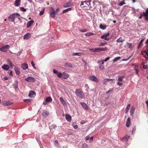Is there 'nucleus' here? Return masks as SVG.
<instances>
[{
	"instance_id": "obj_1",
	"label": "nucleus",
	"mask_w": 148,
	"mask_h": 148,
	"mask_svg": "<svg viewBox=\"0 0 148 148\" xmlns=\"http://www.w3.org/2000/svg\"><path fill=\"white\" fill-rule=\"evenodd\" d=\"M91 0H89L88 1H82L80 6L83 8L86 9L88 7V5L87 2H91Z\"/></svg>"
},
{
	"instance_id": "obj_2",
	"label": "nucleus",
	"mask_w": 148,
	"mask_h": 148,
	"mask_svg": "<svg viewBox=\"0 0 148 148\" xmlns=\"http://www.w3.org/2000/svg\"><path fill=\"white\" fill-rule=\"evenodd\" d=\"M89 79L93 81L96 83H97L98 82V79L95 75L90 76L89 77Z\"/></svg>"
},
{
	"instance_id": "obj_3",
	"label": "nucleus",
	"mask_w": 148,
	"mask_h": 148,
	"mask_svg": "<svg viewBox=\"0 0 148 148\" xmlns=\"http://www.w3.org/2000/svg\"><path fill=\"white\" fill-rule=\"evenodd\" d=\"M10 48V46L9 45H6L0 48V50L3 52H5L7 51V49Z\"/></svg>"
},
{
	"instance_id": "obj_4",
	"label": "nucleus",
	"mask_w": 148,
	"mask_h": 148,
	"mask_svg": "<svg viewBox=\"0 0 148 148\" xmlns=\"http://www.w3.org/2000/svg\"><path fill=\"white\" fill-rule=\"evenodd\" d=\"M143 16L145 17V20L146 21H148V8H147L146 12H143Z\"/></svg>"
},
{
	"instance_id": "obj_5",
	"label": "nucleus",
	"mask_w": 148,
	"mask_h": 148,
	"mask_svg": "<svg viewBox=\"0 0 148 148\" xmlns=\"http://www.w3.org/2000/svg\"><path fill=\"white\" fill-rule=\"evenodd\" d=\"M15 18V16L14 14H12L10 15L8 17V20L9 21L11 20V21L12 22H14V20Z\"/></svg>"
},
{
	"instance_id": "obj_6",
	"label": "nucleus",
	"mask_w": 148,
	"mask_h": 148,
	"mask_svg": "<svg viewBox=\"0 0 148 148\" xmlns=\"http://www.w3.org/2000/svg\"><path fill=\"white\" fill-rule=\"evenodd\" d=\"M27 82H33L35 81V79L33 77H29L25 79Z\"/></svg>"
},
{
	"instance_id": "obj_7",
	"label": "nucleus",
	"mask_w": 148,
	"mask_h": 148,
	"mask_svg": "<svg viewBox=\"0 0 148 148\" xmlns=\"http://www.w3.org/2000/svg\"><path fill=\"white\" fill-rule=\"evenodd\" d=\"M52 11L50 12V16L51 17L53 18L55 16L56 13L54 9L53 8H52Z\"/></svg>"
},
{
	"instance_id": "obj_8",
	"label": "nucleus",
	"mask_w": 148,
	"mask_h": 148,
	"mask_svg": "<svg viewBox=\"0 0 148 148\" xmlns=\"http://www.w3.org/2000/svg\"><path fill=\"white\" fill-rule=\"evenodd\" d=\"M107 50V49L106 48H96V52H100L101 51H106Z\"/></svg>"
},
{
	"instance_id": "obj_9",
	"label": "nucleus",
	"mask_w": 148,
	"mask_h": 148,
	"mask_svg": "<svg viewBox=\"0 0 148 148\" xmlns=\"http://www.w3.org/2000/svg\"><path fill=\"white\" fill-rule=\"evenodd\" d=\"M80 103L81 104L82 106L84 109L86 110H88V106L86 103L84 102H81Z\"/></svg>"
},
{
	"instance_id": "obj_10",
	"label": "nucleus",
	"mask_w": 148,
	"mask_h": 148,
	"mask_svg": "<svg viewBox=\"0 0 148 148\" xmlns=\"http://www.w3.org/2000/svg\"><path fill=\"white\" fill-rule=\"evenodd\" d=\"M31 34L30 33H28L24 35L23 36V38L25 39H29L30 36Z\"/></svg>"
},
{
	"instance_id": "obj_11",
	"label": "nucleus",
	"mask_w": 148,
	"mask_h": 148,
	"mask_svg": "<svg viewBox=\"0 0 148 148\" xmlns=\"http://www.w3.org/2000/svg\"><path fill=\"white\" fill-rule=\"evenodd\" d=\"M1 67L3 69L6 70H8L9 69V66L7 64H4Z\"/></svg>"
},
{
	"instance_id": "obj_12",
	"label": "nucleus",
	"mask_w": 148,
	"mask_h": 148,
	"mask_svg": "<svg viewBox=\"0 0 148 148\" xmlns=\"http://www.w3.org/2000/svg\"><path fill=\"white\" fill-rule=\"evenodd\" d=\"M21 0H16L14 2V5L16 6H19L20 5Z\"/></svg>"
},
{
	"instance_id": "obj_13",
	"label": "nucleus",
	"mask_w": 148,
	"mask_h": 148,
	"mask_svg": "<svg viewBox=\"0 0 148 148\" xmlns=\"http://www.w3.org/2000/svg\"><path fill=\"white\" fill-rule=\"evenodd\" d=\"M3 104L4 106H8L9 105H11L12 103L8 101H3Z\"/></svg>"
},
{
	"instance_id": "obj_14",
	"label": "nucleus",
	"mask_w": 148,
	"mask_h": 148,
	"mask_svg": "<svg viewBox=\"0 0 148 148\" xmlns=\"http://www.w3.org/2000/svg\"><path fill=\"white\" fill-rule=\"evenodd\" d=\"M34 21L33 20H31L29 22H28L27 24V28H29L32 25Z\"/></svg>"
},
{
	"instance_id": "obj_15",
	"label": "nucleus",
	"mask_w": 148,
	"mask_h": 148,
	"mask_svg": "<svg viewBox=\"0 0 148 148\" xmlns=\"http://www.w3.org/2000/svg\"><path fill=\"white\" fill-rule=\"evenodd\" d=\"M130 138V136L127 135L122 139V140L123 142H127Z\"/></svg>"
},
{
	"instance_id": "obj_16",
	"label": "nucleus",
	"mask_w": 148,
	"mask_h": 148,
	"mask_svg": "<svg viewBox=\"0 0 148 148\" xmlns=\"http://www.w3.org/2000/svg\"><path fill=\"white\" fill-rule=\"evenodd\" d=\"M21 67L23 70H25L28 69V65L27 64H23L21 65Z\"/></svg>"
},
{
	"instance_id": "obj_17",
	"label": "nucleus",
	"mask_w": 148,
	"mask_h": 148,
	"mask_svg": "<svg viewBox=\"0 0 148 148\" xmlns=\"http://www.w3.org/2000/svg\"><path fill=\"white\" fill-rule=\"evenodd\" d=\"M66 119L69 122H70L71 121V116L68 114H66L65 116Z\"/></svg>"
},
{
	"instance_id": "obj_18",
	"label": "nucleus",
	"mask_w": 148,
	"mask_h": 148,
	"mask_svg": "<svg viewBox=\"0 0 148 148\" xmlns=\"http://www.w3.org/2000/svg\"><path fill=\"white\" fill-rule=\"evenodd\" d=\"M130 124V118L129 117L127 118V120L126 123V125L127 127H129Z\"/></svg>"
},
{
	"instance_id": "obj_19",
	"label": "nucleus",
	"mask_w": 148,
	"mask_h": 148,
	"mask_svg": "<svg viewBox=\"0 0 148 148\" xmlns=\"http://www.w3.org/2000/svg\"><path fill=\"white\" fill-rule=\"evenodd\" d=\"M49 114V112L46 111L44 112L42 114V116L45 118H46L47 117L48 115Z\"/></svg>"
},
{
	"instance_id": "obj_20",
	"label": "nucleus",
	"mask_w": 148,
	"mask_h": 148,
	"mask_svg": "<svg viewBox=\"0 0 148 148\" xmlns=\"http://www.w3.org/2000/svg\"><path fill=\"white\" fill-rule=\"evenodd\" d=\"M7 64L9 65V66L12 69L14 65L12 62L10 60H8L7 61Z\"/></svg>"
},
{
	"instance_id": "obj_21",
	"label": "nucleus",
	"mask_w": 148,
	"mask_h": 148,
	"mask_svg": "<svg viewBox=\"0 0 148 148\" xmlns=\"http://www.w3.org/2000/svg\"><path fill=\"white\" fill-rule=\"evenodd\" d=\"M77 95L80 98H82L84 97L83 93H76Z\"/></svg>"
},
{
	"instance_id": "obj_22",
	"label": "nucleus",
	"mask_w": 148,
	"mask_h": 148,
	"mask_svg": "<svg viewBox=\"0 0 148 148\" xmlns=\"http://www.w3.org/2000/svg\"><path fill=\"white\" fill-rule=\"evenodd\" d=\"M52 101V99L51 97H47L45 99V102H51Z\"/></svg>"
},
{
	"instance_id": "obj_23",
	"label": "nucleus",
	"mask_w": 148,
	"mask_h": 148,
	"mask_svg": "<svg viewBox=\"0 0 148 148\" xmlns=\"http://www.w3.org/2000/svg\"><path fill=\"white\" fill-rule=\"evenodd\" d=\"M134 111L135 109L134 108V107H132L130 111V115L131 116L132 115L134 114Z\"/></svg>"
},
{
	"instance_id": "obj_24",
	"label": "nucleus",
	"mask_w": 148,
	"mask_h": 148,
	"mask_svg": "<svg viewBox=\"0 0 148 148\" xmlns=\"http://www.w3.org/2000/svg\"><path fill=\"white\" fill-rule=\"evenodd\" d=\"M71 10H72V8H67L66 9L64 10L62 12V13L63 14L65 12H68L69 11Z\"/></svg>"
},
{
	"instance_id": "obj_25",
	"label": "nucleus",
	"mask_w": 148,
	"mask_h": 148,
	"mask_svg": "<svg viewBox=\"0 0 148 148\" xmlns=\"http://www.w3.org/2000/svg\"><path fill=\"white\" fill-rule=\"evenodd\" d=\"M101 38L104 39L107 41H108L110 39L109 38H107V37L104 35L102 36Z\"/></svg>"
},
{
	"instance_id": "obj_26",
	"label": "nucleus",
	"mask_w": 148,
	"mask_h": 148,
	"mask_svg": "<svg viewBox=\"0 0 148 148\" xmlns=\"http://www.w3.org/2000/svg\"><path fill=\"white\" fill-rule=\"evenodd\" d=\"M112 79H105L103 81V84H106L107 81H110L112 80Z\"/></svg>"
},
{
	"instance_id": "obj_27",
	"label": "nucleus",
	"mask_w": 148,
	"mask_h": 148,
	"mask_svg": "<svg viewBox=\"0 0 148 148\" xmlns=\"http://www.w3.org/2000/svg\"><path fill=\"white\" fill-rule=\"evenodd\" d=\"M83 54V53H73V56H81Z\"/></svg>"
},
{
	"instance_id": "obj_28",
	"label": "nucleus",
	"mask_w": 148,
	"mask_h": 148,
	"mask_svg": "<svg viewBox=\"0 0 148 148\" xmlns=\"http://www.w3.org/2000/svg\"><path fill=\"white\" fill-rule=\"evenodd\" d=\"M70 3L69 2H66L64 4L63 6L64 8H67L70 6Z\"/></svg>"
},
{
	"instance_id": "obj_29",
	"label": "nucleus",
	"mask_w": 148,
	"mask_h": 148,
	"mask_svg": "<svg viewBox=\"0 0 148 148\" xmlns=\"http://www.w3.org/2000/svg\"><path fill=\"white\" fill-rule=\"evenodd\" d=\"M36 95V93H29L28 96L30 97H34Z\"/></svg>"
},
{
	"instance_id": "obj_30",
	"label": "nucleus",
	"mask_w": 148,
	"mask_h": 148,
	"mask_svg": "<svg viewBox=\"0 0 148 148\" xmlns=\"http://www.w3.org/2000/svg\"><path fill=\"white\" fill-rule=\"evenodd\" d=\"M99 27H100V28H101V29H105L106 28V25H103L101 24H100V25H99Z\"/></svg>"
},
{
	"instance_id": "obj_31",
	"label": "nucleus",
	"mask_w": 148,
	"mask_h": 148,
	"mask_svg": "<svg viewBox=\"0 0 148 148\" xmlns=\"http://www.w3.org/2000/svg\"><path fill=\"white\" fill-rule=\"evenodd\" d=\"M124 40L122 38H118L116 40V41L118 42L121 43Z\"/></svg>"
},
{
	"instance_id": "obj_32",
	"label": "nucleus",
	"mask_w": 148,
	"mask_h": 148,
	"mask_svg": "<svg viewBox=\"0 0 148 148\" xmlns=\"http://www.w3.org/2000/svg\"><path fill=\"white\" fill-rule=\"evenodd\" d=\"M63 77L64 79H67L69 77L68 74L66 73H63Z\"/></svg>"
},
{
	"instance_id": "obj_33",
	"label": "nucleus",
	"mask_w": 148,
	"mask_h": 148,
	"mask_svg": "<svg viewBox=\"0 0 148 148\" xmlns=\"http://www.w3.org/2000/svg\"><path fill=\"white\" fill-rule=\"evenodd\" d=\"M14 70H15L16 73L17 75H18L20 74V71L18 69H17L16 67H15Z\"/></svg>"
},
{
	"instance_id": "obj_34",
	"label": "nucleus",
	"mask_w": 148,
	"mask_h": 148,
	"mask_svg": "<svg viewBox=\"0 0 148 148\" xmlns=\"http://www.w3.org/2000/svg\"><path fill=\"white\" fill-rule=\"evenodd\" d=\"M60 99L63 105H64L65 104V101L62 97H60Z\"/></svg>"
},
{
	"instance_id": "obj_35",
	"label": "nucleus",
	"mask_w": 148,
	"mask_h": 148,
	"mask_svg": "<svg viewBox=\"0 0 148 148\" xmlns=\"http://www.w3.org/2000/svg\"><path fill=\"white\" fill-rule=\"evenodd\" d=\"M142 53L143 55L145 56L147 55L148 56V52L147 51L145 50L143 51V52H142Z\"/></svg>"
},
{
	"instance_id": "obj_36",
	"label": "nucleus",
	"mask_w": 148,
	"mask_h": 148,
	"mask_svg": "<svg viewBox=\"0 0 148 148\" xmlns=\"http://www.w3.org/2000/svg\"><path fill=\"white\" fill-rule=\"evenodd\" d=\"M94 34L91 32H88L85 34V35L86 36H89L93 35Z\"/></svg>"
},
{
	"instance_id": "obj_37",
	"label": "nucleus",
	"mask_w": 148,
	"mask_h": 148,
	"mask_svg": "<svg viewBox=\"0 0 148 148\" xmlns=\"http://www.w3.org/2000/svg\"><path fill=\"white\" fill-rule=\"evenodd\" d=\"M145 39V38H143V39H142L141 40H140V43H139V46H138V48L140 47V46H141V45L142 44V43H143V42L144 41V40Z\"/></svg>"
},
{
	"instance_id": "obj_38",
	"label": "nucleus",
	"mask_w": 148,
	"mask_h": 148,
	"mask_svg": "<svg viewBox=\"0 0 148 148\" xmlns=\"http://www.w3.org/2000/svg\"><path fill=\"white\" fill-rule=\"evenodd\" d=\"M32 100L31 99H25L23 100L24 102L28 103L31 101Z\"/></svg>"
},
{
	"instance_id": "obj_39",
	"label": "nucleus",
	"mask_w": 148,
	"mask_h": 148,
	"mask_svg": "<svg viewBox=\"0 0 148 148\" xmlns=\"http://www.w3.org/2000/svg\"><path fill=\"white\" fill-rule=\"evenodd\" d=\"M120 57H118L115 58L113 60L114 62H116L117 61L119 60L120 59Z\"/></svg>"
},
{
	"instance_id": "obj_40",
	"label": "nucleus",
	"mask_w": 148,
	"mask_h": 148,
	"mask_svg": "<svg viewBox=\"0 0 148 148\" xmlns=\"http://www.w3.org/2000/svg\"><path fill=\"white\" fill-rule=\"evenodd\" d=\"M65 65L66 67H72V65L71 64L69 63H66L65 64Z\"/></svg>"
},
{
	"instance_id": "obj_41",
	"label": "nucleus",
	"mask_w": 148,
	"mask_h": 148,
	"mask_svg": "<svg viewBox=\"0 0 148 148\" xmlns=\"http://www.w3.org/2000/svg\"><path fill=\"white\" fill-rule=\"evenodd\" d=\"M125 4V1H123L120 2L119 4V5L120 6H121L123 5L124 4Z\"/></svg>"
},
{
	"instance_id": "obj_42",
	"label": "nucleus",
	"mask_w": 148,
	"mask_h": 148,
	"mask_svg": "<svg viewBox=\"0 0 148 148\" xmlns=\"http://www.w3.org/2000/svg\"><path fill=\"white\" fill-rule=\"evenodd\" d=\"M45 8H43L40 12L39 13V15L40 16H41L44 13V12L45 11Z\"/></svg>"
},
{
	"instance_id": "obj_43",
	"label": "nucleus",
	"mask_w": 148,
	"mask_h": 148,
	"mask_svg": "<svg viewBox=\"0 0 148 148\" xmlns=\"http://www.w3.org/2000/svg\"><path fill=\"white\" fill-rule=\"evenodd\" d=\"M88 29H81L79 30V31L82 32H85L88 31Z\"/></svg>"
},
{
	"instance_id": "obj_44",
	"label": "nucleus",
	"mask_w": 148,
	"mask_h": 148,
	"mask_svg": "<svg viewBox=\"0 0 148 148\" xmlns=\"http://www.w3.org/2000/svg\"><path fill=\"white\" fill-rule=\"evenodd\" d=\"M8 73L10 76H12L13 75V73H12V72L11 70H9L8 71Z\"/></svg>"
},
{
	"instance_id": "obj_45",
	"label": "nucleus",
	"mask_w": 148,
	"mask_h": 148,
	"mask_svg": "<svg viewBox=\"0 0 148 148\" xmlns=\"http://www.w3.org/2000/svg\"><path fill=\"white\" fill-rule=\"evenodd\" d=\"M103 62H102L99 65V69H102L103 68Z\"/></svg>"
},
{
	"instance_id": "obj_46",
	"label": "nucleus",
	"mask_w": 148,
	"mask_h": 148,
	"mask_svg": "<svg viewBox=\"0 0 148 148\" xmlns=\"http://www.w3.org/2000/svg\"><path fill=\"white\" fill-rule=\"evenodd\" d=\"M73 127L75 129H77L78 128V126L77 125L73 123Z\"/></svg>"
},
{
	"instance_id": "obj_47",
	"label": "nucleus",
	"mask_w": 148,
	"mask_h": 148,
	"mask_svg": "<svg viewBox=\"0 0 148 148\" xmlns=\"http://www.w3.org/2000/svg\"><path fill=\"white\" fill-rule=\"evenodd\" d=\"M20 9L23 12H25L26 11V9L24 8L23 7H20Z\"/></svg>"
},
{
	"instance_id": "obj_48",
	"label": "nucleus",
	"mask_w": 148,
	"mask_h": 148,
	"mask_svg": "<svg viewBox=\"0 0 148 148\" xmlns=\"http://www.w3.org/2000/svg\"><path fill=\"white\" fill-rule=\"evenodd\" d=\"M123 78H124V77L120 76L118 80L119 81H122L123 80Z\"/></svg>"
},
{
	"instance_id": "obj_49",
	"label": "nucleus",
	"mask_w": 148,
	"mask_h": 148,
	"mask_svg": "<svg viewBox=\"0 0 148 148\" xmlns=\"http://www.w3.org/2000/svg\"><path fill=\"white\" fill-rule=\"evenodd\" d=\"M110 58V57H108L106 58L105 60H102V62H106Z\"/></svg>"
},
{
	"instance_id": "obj_50",
	"label": "nucleus",
	"mask_w": 148,
	"mask_h": 148,
	"mask_svg": "<svg viewBox=\"0 0 148 148\" xmlns=\"http://www.w3.org/2000/svg\"><path fill=\"white\" fill-rule=\"evenodd\" d=\"M57 75H58V76L59 77H61L62 76V74L61 73L58 72Z\"/></svg>"
},
{
	"instance_id": "obj_51",
	"label": "nucleus",
	"mask_w": 148,
	"mask_h": 148,
	"mask_svg": "<svg viewBox=\"0 0 148 148\" xmlns=\"http://www.w3.org/2000/svg\"><path fill=\"white\" fill-rule=\"evenodd\" d=\"M136 129V127H134L133 129L132 130V134L134 133Z\"/></svg>"
},
{
	"instance_id": "obj_52",
	"label": "nucleus",
	"mask_w": 148,
	"mask_h": 148,
	"mask_svg": "<svg viewBox=\"0 0 148 148\" xmlns=\"http://www.w3.org/2000/svg\"><path fill=\"white\" fill-rule=\"evenodd\" d=\"M31 63L32 64V66H33V67L34 69H36V68L35 66V64L34 63V62L33 61H31Z\"/></svg>"
},
{
	"instance_id": "obj_53",
	"label": "nucleus",
	"mask_w": 148,
	"mask_h": 148,
	"mask_svg": "<svg viewBox=\"0 0 148 148\" xmlns=\"http://www.w3.org/2000/svg\"><path fill=\"white\" fill-rule=\"evenodd\" d=\"M53 72L54 73L56 74L58 73V71L56 69H53Z\"/></svg>"
},
{
	"instance_id": "obj_54",
	"label": "nucleus",
	"mask_w": 148,
	"mask_h": 148,
	"mask_svg": "<svg viewBox=\"0 0 148 148\" xmlns=\"http://www.w3.org/2000/svg\"><path fill=\"white\" fill-rule=\"evenodd\" d=\"M89 50H91L92 52H96V48H95V49H90Z\"/></svg>"
},
{
	"instance_id": "obj_55",
	"label": "nucleus",
	"mask_w": 148,
	"mask_h": 148,
	"mask_svg": "<svg viewBox=\"0 0 148 148\" xmlns=\"http://www.w3.org/2000/svg\"><path fill=\"white\" fill-rule=\"evenodd\" d=\"M143 16V13H142L140 14V16H139L138 17V18L139 19H141L142 18V16Z\"/></svg>"
},
{
	"instance_id": "obj_56",
	"label": "nucleus",
	"mask_w": 148,
	"mask_h": 148,
	"mask_svg": "<svg viewBox=\"0 0 148 148\" xmlns=\"http://www.w3.org/2000/svg\"><path fill=\"white\" fill-rule=\"evenodd\" d=\"M14 14L15 15V16H20V14L18 13H16L15 14Z\"/></svg>"
},
{
	"instance_id": "obj_57",
	"label": "nucleus",
	"mask_w": 148,
	"mask_h": 148,
	"mask_svg": "<svg viewBox=\"0 0 148 148\" xmlns=\"http://www.w3.org/2000/svg\"><path fill=\"white\" fill-rule=\"evenodd\" d=\"M106 44V43H104L103 42H101L100 45H99L100 46H104Z\"/></svg>"
},
{
	"instance_id": "obj_58",
	"label": "nucleus",
	"mask_w": 148,
	"mask_h": 148,
	"mask_svg": "<svg viewBox=\"0 0 148 148\" xmlns=\"http://www.w3.org/2000/svg\"><path fill=\"white\" fill-rule=\"evenodd\" d=\"M148 68V66L146 65H143V68L146 69Z\"/></svg>"
},
{
	"instance_id": "obj_59",
	"label": "nucleus",
	"mask_w": 148,
	"mask_h": 148,
	"mask_svg": "<svg viewBox=\"0 0 148 148\" xmlns=\"http://www.w3.org/2000/svg\"><path fill=\"white\" fill-rule=\"evenodd\" d=\"M130 108H129L127 107L126 108V112H125V113H127V112H128Z\"/></svg>"
},
{
	"instance_id": "obj_60",
	"label": "nucleus",
	"mask_w": 148,
	"mask_h": 148,
	"mask_svg": "<svg viewBox=\"0 0 148 148\" xmlns=\"http://www.w3.org/2000/svg\"><path fill=\"white\" fill-rule=\"evenodd\" d=\"M97 1H93L92 3H93V7H95V2H96Z\"/></svg>"
},
{
	"instance_id": "obj_61",
	"label": "nucleus",
	"mask_w": 148,
	"mask_h": 148,
	"mask_svg": "<svg viewBox=\"0 0 148 148\" xmlns=\"http://www.w3.org/2000/svg\"><path fill=\"white\" fill-rule=\"evenodd\" d=\"M135 69L136 71V74H138V70L136 68H135Z\"/></svg>"
},
{
	"instance_id": "obj_62",
	"label": "nucleus",
	"mask_w": 148,
	"mask_h": 148,
	"mask_svg": "<svg viewBox=\"0 0 148 148\" xmlns=\"http://www.w3.org/2000/svg\"><path fill=\"white\" fill-rule=\"evenodd\" d=\"M104 35L106 36L107 37L110 35V33H107Z\"/></svg>"
},
{
	"instance_id": "obj_63",
	"label": "nucleus",
	"mask_w": 148,
	"mask_h": 148,
	"mask_svg": "<svg viewBox=\"0 0 148 148\" xmlns=\"http://www.w3.org/2000/svg\"><path fill=\"white\" fill-rule=\"evenodd\" d=\"M89 137L88 136H87L86 138V140H88L89 139Z\"/></svg>"
},
{
	"instance_id": "obj_64",
	"label": "nucleus",
	"mask_w": 148,
	"mask_h": 148,
	"mask_svg": "<svg viewBox=\"0 0 148 148\" xmlns=\"http://www.w3.org/2000/svg\"><path fill=\"white\" fill-rule=\"evenodd\" d=\"M117 84H118V85H119V86H121V85H122V83H119V82H118L117 83Z\"/></svg>"
}]
</instances>
